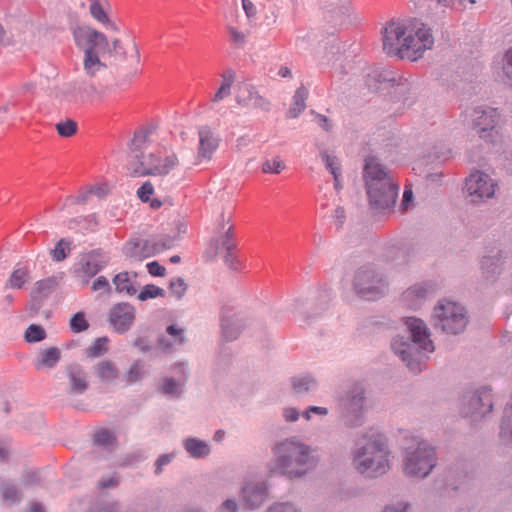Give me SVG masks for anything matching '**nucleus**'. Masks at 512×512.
Segmentation results:
<instances>
[{
  "label": "nucleus",
  "mask_w": 512,
  "mask_h": 512,
  "mask_svg": "<svg viewBox=\"0 0 512 512\" xmlns=\"http://www.w3.org/2000/svg\"><path fill=\"white\" fill-rule=\"evenodd\" d=\"M433 44L431 29L416 18L392 21L384 28L383 47L388 54L415 61Z\"/></svg>",
  "instance_id": "obj_1"
},
{
  "label": "nucleus",
  "mask_w": 512,
  "mask_h": 512,
  "mask_svg": "<svg viewBox=\"0 0 512 512\" xmlns=\"http://www.w3.org/2000/svg\"><path fill=\"white\" fill-rule=\"evenodd\" d=\"M270 473L289 478L301 477L315 464L310 446L296 437L276 443L272 448Z\"/></svg>",
  "instance_id": "obj_2"
},
{
  "label": "nucleus",
  "mask_w": 512,
  "mask_h": 512,
  "mask_svg": "<svg viewBox=\"0 0 512 512\" xmlns=\"http://www.w3.org/2000/svg\"><path fill=\"white\" fill-rule=\"evenodd\" d=\"M364 180L370 205L375 211L380 212L393 207L398 195V186L374 157L365 160Z\"/></svg>",
  "instance_id": "obj_3"
},
{
  "label": "nucleus",
  "mask_w": 512,
  "mask_h": 512,
  "mask_svg": "<svg viewBox=\"0 0 512 512\" xmlns=\"http://www.w3.org/2000/svg\"><path fill=\"white\" fill-rule=\"evenodd\" d=\"M73 37L76 45L85 49L83 68L87 76L95 77L106 69V64L101 61L100 55L107 49L106 36L89 26H78L73 29Z\"/></svg>",
  "instance_id": "obj_4"
},
{
  "label": "nucleus",
  "mask_w": 512,
  "mask_h": 512,
  "mask_svg": "<svg viewBox=\"0 0 512 512\" xmlns=\"http://www.w3.org/2000/svg\"><path fill=\"white\" fill-rule=\"evenodd\" d=\"M389 451L384 439L377 435L373 440L367 441L354 455V467L368 477H377L389 469Z\"/></svg>",
  "instance_id": "obj_5"
},
{
  "label": "nucleus",
  "mask_w": 512,
  "mask_h": 512,
  "mask_svg": "<svg viewBox=\"0 0 512 512\" xmlns=\"http://www.w3.org/2000/svg\"><path fill=\"white\" fill-rule=\"evenodd\" d=\"M433 320L436 326L449 334L462 332L467 325V316L464 307L460 304L443 300L434 308Z\"/></svg>",
  "instance_id": "obj_6"
},
{
  "label": "nucleus",
  "mask_w": 512,
  "mask_h": 512,
  "mask_svg": "<svg viewBox=\"0 0 512 512\" xmlns=\"http://www.w3.org/2000/svg\"><path fill=\"white\" fill-rule=\"evenodd\" d=\"M353 287L360 298L376 300L385 294L387 283L373 267L364 266L355 273Z\"/></svg>",
  "instance_id": "obj_7"
},
{
  "label": "nucleus",
  "mask_w": 512,
  "mask_h": 512,
  "mask_svg": "<svg viewBox=\"0 0 512 512\" xmlns=\"http://www.w3.org/2000/svg\"><path fill=\"white\" fill-rule=\"evenodd\" d=\"M435 465V452L424 442H419L416 448L408 447L403 462V470L407 475L425 477Z\"/></svg>",
  "instance_id": "obj_8"
},
{
  "label": "nucleus",
  "mask_w": 512,
  "mask_h": 512,
  "mask_svg": "<svg viewBox=\"0 0 512 512\" xmlns=\"http://www.w3.org/2000/svg\"><path fill=\"white\" fill-rule=\"evenodd\" d=\"M498 121L497 110L490 107H476L464 114L465 124L483 139H489L497 134Z\"/></svg>",
  "instance_id": "obj_9"
},
{
  "label": "nucleus",
  "mask_w": 512,
  "mask_h": 512,
  "mask_svg": "<svg viewBox=\"0 0 512 512\" xmlns=\"http://www.w3.org/2000/svg\"><path fill=\"white\" fill-rule=\"evenodd\" d=\"M180 161L176 154L160 155L150 153L143 157L141 161V170H135L136 175H153V176H164L174 170Z\"/></svg>",
  "instance_id": "obj_10"
},
{
  "label": "nucleus",
  "mask_w": 512,
  "mask_h": 512,
  "mask_svg": "<svg viewBox=\"0 0 512 512\" xmlns=\"http://www.w3.org/2000/svg\"><path fill=\"white\" fill-rule=\"evenodd\" d=\"M198 137L199 145L197 149V154L193 155L192 159L190 160H183L184 164L188 168L196 166L202 163L203 161L211 160L214 152L219 147V137L211 130V128L207 126L199 128Z\"/></svg>",
  "instance_id": "obj_11"
},
{
  "label": "nucleus",
  "mask_w": 512,
  "mask_h": 512,
  "mask_svg": "<svg viewBox=\"0 0 512 512\" xmlns=\"http://www.w3.org/2000/svg\"><path fill=\"white\" fill-rule=\"evenodd\" d=\"M496 183L486 173L474 172L466 180V191L471 202H478L494 195Z\"/></svg>",
  "instance_id": "obj_12"
},
{
  "label": "nucleus",
  "mask_w": 512,
  "mask_h": 512,
  "mask_svg": "<svg viewBox=\"0 0 512 512\" xmlns=\"http://www.w3.org/2000/svg\"><path fill=\"white\" fill-rule=\"evenodd\" d=\"M171 247V240L168 244H159L155 240H135L129 241L125 245L124 252L128 258L134 261H142Z\"/></svg>",
  "instance_id": "obj_13"
},
{
  "label": "nucleus",
  "mask_w": 512,
  "mask_h": 512,
  "mask_svg": "<svg viewBox=\"0 0 512 512\" xmlns=\"http://www.w3.org/2000/svg\"><path fill=\"white\" fill-rule=\"evenodd\" d=\"M135 314V308L131 304L118 303L110 309L108 320L115 331L123 333L132 326Z\"/></svg>",
  "instance_id": "obj_14"
},
{
  "label": "nucleus",
  "mask_w": 512,
  "mask_h": 512,
  "mask_svg": "<svg viewBox=\"0 0 512 512\" xmlns=\"http://www.w3.org/2000/svg\"><path fill=\"white\" fill-rule=\"evenodd\" d=\"M106 265L107 260L99 252L93 251L80 259L75 273L83 284H88L90 278L95 276Z\"/></svg>",
  "instance_id": "obj_15"
},
{
  "label": "nucleus",
  "mask_w": 512,
  "mask_h": 512,
  "mask_svg": "<svg viewBox=\"0 0 512 512\" xmlns=\"http://www.w3.org/2000/svg\"><path fill=\"white\" fill-rule=\"evenodd\" d=\"M236 101L239 105L248 108H259L262 110H269L270 108V102L248 83L239 85Z\"/></svg>",
  "instance_id": "obj_16"
},
{
  "label": "nucleus",
  "mask_w": 512,
  "mask_h": 512,
  "mask_svg": "<svg viewBox=\"0 0 512 512\" xmlns=\"http://www.w3.org/2000/svg\"><path fill=\"white\" fill-rule=\"evenodd\" d=\"M406 324L411 332L413 342L424 352H433L434 346L432 341L429 339L425 323L417 318H408Z\"/></svg>",
  "instance_id": "obj_17"
},
{
  "label": "nucleus",
  "mask_w": 512,
  "mask_h": 512,
  "mask_svg": "<svg viewBox=\"0 0 512 512\" xmlns=\"http://www.w3.org/2000/svg\"><path fill=\"white\" fill-rule=\"evenodd\" d=\"M469 411L466 415L484 416L493 408L492 396L489 390L482 389L468 399Z\"/></svg>",
  "instance_id": "obj_18"
},
{
  "label": "nucleus",
  "mask_w": 512,
  "mask_h": 512,
  "mask_svg": "<svg viewBox=\"0 0 512 512\" xmlns=\"http://www.w3.org/2000/svg\"><path fill=\"white\" fill-rule=\"evenodd\" d=\"M67 378L69 381V393L79 395L88 388L86 373L78 364H71L66 367Z\"/></svg>",
  "instance_id": "obj_19"
},
{
  "label": "nucleus",
  "mask_w": 512,
  "mask_h": 512,
  "mask_svg": "<svg viewBox=\"0 0 512 512\" xmlns=\"http://www.w3.org/2000/svg\"><path fill=\"white\" fill-rule=\"evenodd\" d=\"M267 497V489L262 484H247L242 489V498L247 508L260 506Z\"/></svg>",
  "instance_id": "obj_20"
},
{
  "label": "nucleus",
  "mask_w": 512,
  "mask_h": 512,
  "mask_svg": "<svg viewBox=\"0 0 512 512\" xmlns=\"http://www.w3.org/2000/svg\"><path fill=\"white\" fill-rule=\"evenodd\" d=\"M93 375L101 383H113L119 377L117 365L110 360H101L92 368Z\"/></svg>",
  "instance_id": "obj_21"
},
{
  "label": "nucleus",
  "mask_w": 512,
  "mask_h": 512,
  "mask_svg": "<svg viewBox=\"0 0 512 512\" xmlns=\"http://www.w3.org/2000/svg\"><path fill=\"white\" fill-rule=\"evenodd\" d=\"M61 359V350L57 347H50L41 351L36 360L34 366L37 370L41 369H52Z\"/></svg>",
  "instance_id": "obj_22"
},
{
  "label": "nucleus",
  "mask_w": 512,
  "mask_h": 512,
  "mask_svg": "<svg viewBox=\"0 0 512 512\" xmlns=\"http://www.w3.org/2000/svg\"><path fill=\"white\" fill-rule=\"evenodd\" d=\"M110 8V4L109 2L106 0V1H101V2H92L90 3V7H89V11H90V14L91 16L96 20L98 21L99 23L103 24L104 26H106L107 28L113 30V31H118V27L115 23H113L112 21H110L108 15H107V10Z\"/></svg>",
  "instance_id": "obj_23"
},
{
  "label": "nucleus",
  "mask_w": 512,
  "mask_h": 512,
  "mask_svg": "<svg viewBox=\"0 0 512 512\" xmlns=\"http://www.w3.org/2000/svg\"><path fill=\"white\" fill-rule=\"evenodd\" d=\"M221 217H222V221H223V225L221 227V229L223 231V235H221V237H220V240H219V243L217 246V251L223 250V251H226L227 254H230V252L232 251V249L235 246V244L233 242V233H232L233 226L230 224L231 215L228 214L227 216H225V214L222 213Z\"/></svg>",
  "instance_id": "obj_24"
},
{
  "label": "nucleus",
  "mask_w": 512,
  "mask_h": 512,
  "mask_svg": "<svg viewBox=\"0 0 512 512\" xmlns=\"http://www.w3.org/2000/svg\"><path fill=\"white\" fill-rule=\"evenodd\" d=\"M235 81V72L231 69L224 71L221 74V85L215 92L211 101L218 103L231 94V88Z\"/></svg>",
  "instance_id": "obj_25"
},
{
  "label": "nucleus",
  "mask_w": 512,
  "mask_h": 512,
  "mask_svg": "<svg viewBox=\"0 0 512 512\" xmlns=\"http://www.w3.org/2000/svg\"><path fill=\"white\" fill-rule=\"evenodd\" d=\"M307 98L308 90L304 86L299 87L294 93L292 104L288 110V117H298L306 108Z\"/></svg>",
  "instance_id": "obj_26"
},
{
  "label": "nucleus",
  "mask_w": 512,
  "mask_h": 512,
  "mask_svg": "<svg viewBox=\"0 0 512 512\" xmlns=\"http://www.w3.org/2000/svg\"><path fill=\"white\" fill-rule=\"evenodd\" d=\"M30 280V271L26 267L13 270L5 284L6 289H21Z\"/></svg>",
  "instance_id": "obj_27"
},
{
  "label": "nucleus",
  "mask_w": 512,
  "mask_h": 512,
  "mask_svg": "<svg viewBox=\"0 0 512 512\" xmlns=\"http://www.w3.org/2000/svg\"><path fill=\"white\" fill-rule=\"evenodd\" d=\"M113 284L118 293H125L127 295H134L136 293L134 281L128 272L118 273L113 278Z\"/></svg>",
  "instance_id": "obj_28"
},
{
  "label": "nucleus",
  "mask_w": 512,
  "mask_h": 512,
  "mask_svg": "<svg viewBox=\"0 0 512 512\" xmlns=\"http://www.w3.org/2000/svg\"><path fill=\"white\" fill-rule=\"evenodd\" d=\"M428 294V289L423 285H414L403 294V300L409 307L415 308Z\"/></svg>",
  "instance_id": "obj_29"
},
{
  "label": "nucleus",
  "mask_w": 512,
  "mask_h": 512,
  "mask_svg": "<svg viewBox=\"0 0 512 512\" xmlns=\"http://www.w3.org/2000/svg\"><path fill=\"white\" fill-rule=\"evenodd\" d=\"M392 349L402 357V360L407 362V366L412 372L420 371L418 363L408 360L410 355V344L403 342L401 339H394L392 342Z\"/></svg>",
  "instance_id": "obj_30"
},
{
  "label": "nucleus",
  "mask_w": 512,
  "mask_h": 512,
  "mask_svg": "<svg viewBox=\"0 0 512 512\" xmlns=\"http://www.w3.org/2000/svg\"><path fill=\"white\" fill-rule=\"evenodd\" d=\"M146 374L145 365L142 361H135L128 371L124 374L123 380L126 385H132L139 382Z\"/></svg>",
  "instance_id": "obj_31"
},
{
  "label": "nucleus",
  "mask_w": 512,
  "mask_h": 512,
  "mask_svg": "<svg viewBox=\"0 0 512 512\" xmlns=\"http://www.w3.org/2000/svg\"><path fill=\"white\" fill-rule=\"evenodd\" d=\"M322 161L325 163L326 168L330 171L334 178V186L338 190L340 189L339 178L341 176V167L336 157L330 156L327 152L321 153Z\"/></svg>",
  "instance_id": "obj_32"
},
{
  "label": "nucleus",
  "mask_w": 512,
  "mask_h": 512,
  "mask_svg": "<svg viewBox=\"0 0 512 512\" xmlns=\"http://www.w3.org/2000/svg\"><path fill=\"white\" fill-rule=\"evenodd\" d=\"M186 450L196 458L207 456L210 452L209 446L196 438L187 439L185 442Z\"/></svg>",
  "instance_id": "obj_33"
},
{
  "label": "nucleus",
  "mask_w": 512,
  "mask_h": 512,
  "mask_svg": "<svg viewBox=\"0 0 512 512\" xmlns=\"http://www.w3.org/2000/svg\"><path fill=\"white\" fill-rule=\"evenodd\" d=\"M292 387L296 394H303L312 391L316 387V382L310 377H296L292 381Z\"/></svg>",
  "instance_id": "obj_34"
},
{
  "label": "nucleus",
  "mask_w": 512,
  "mask_h": 512,
  "mask_svg": "<svg viewBox=\"0 0 512 512\" xmlns=\"http://www.w3.org/2000/svg\"><path fill=\"white\" fill-rule=\"evenodd\" d=\"M165 295L166 293L163 288H160L154 284H147L142 288L137 298L140 301H146L157 297H165Z\"/></svg>",
  "instance_id": "obj_35"
},
{
  "label": "nucleus",
  "mask_w": 512,
  "mask_h": 512,
  "mask_svg": "<svg viewBox=\"0 0 512 512\" xmlns=\"http://www.w3.org/2000/svg\"><path fill=\"white\" fill-rule=\"evenodd\" d=\"M108 339L98 338L94 343L86 350V355L89 358H97L104 355L108 351Z\"/></svg>",
  "instance_id": "obj_36"
},
{
  "label": "nucleus",
  "mask_w": 512,
  "mask_h": 512,
  "mask_svg": "<svg viewBox=\"0 0 512 512\" xmlns=\"http://www.w3.org/2000/svg\"><path fill=\"white\" fill-rule=\"evenodd\" d=\"M71 243L66 239H60L55 245L54 249L51 250V257L54 261H63L68 253L70 252Z\"/></svg>",
  "instance_id": "obj_37"
},
{
  "label": "nucleus",
  "mask_w": 512,
  "mask_h": 512,
  "mask_svg": "<svg viewBox=\"0 0 512 512\" xmlns=\"http://www.w3.org/2000/svg\"><path fill=\"white\" fill-rule=\"evenodd\" d=\"M284 168L285 164L279 156L265 160L261 166L262 172L266 174H279Z\"/></svg>",
  "instance_id": "obj_38"
},
{
  "label": "nucleus",
  "mask_w": 512,
  "mask_h": 512,
  "mask_svg": "<svg viewBox=\"0 0 512 512\" xmlns=\"http://www.w3.org/2000/svg\"><path fill=\"white\" fill-rule=\"evenodd\" d=\"M167 334L172 338V342L165 343L164 339L160 340L161 346L169 348L173 345H180L184 342L183 330L177 328L175 325H170L166 329Z\"/></svg>",
  "instance_id": "obj_39"
},
{
  "label": "nucleus",
  "mask_w": 512,
  "mask_h": 512,
  "mask_svg": "<svg viewBox=\"0 0 512 512\" xmlns=\"http://www.w3.org/2000/svg\"><path fill=\"white\" fill-rule=\"evenodd\" d=\"M24 337L29 343L40 342L46 338V332L40 325L32 324L26 329Z\"/></svg>",
  "instance_id": "obj_40"
},
{
  "label": "nucleus",
  "mask_w": 512,
  "mask_h": 512,
  "mask_svg": "<svg viewBox=\"0 0 512 512\" xmlns=\"http://www.w3.org/2000/svg\"><path fill=\"white\" fill-rule=\"evenodd\" d=\"M183 383L176 382L172 378H165L160 384V391L169 396H177L181 393Z\"/></svg>",
  "instance_id": "obj_41"
},
{
  "label": "nucleus",
  "mask_w": 512,
  "mask_h": 512,
  "mask_svg": "<svg viewBox=\"0 0 512 512\" xmlns=\"http://www.w3.org/2000/svg\"><path fill=\"white\" fill-rule=\"evenodd\" d=\"M90 194H96L98 196H102L104 194V192L102 191L101 187L93 186L89 190L80 192L75 197H68L65 200L64 206L65 205L74 204V203H84L87 200V198L89 197Z\"/></svg>",
  "instance_id": "obj_42"
},
{
  "label": "nucleus",
  "mask_w": 512,
  "mask_h": 512,
  "mask_svg": "<svg viewBox=\"0 0 512 512\" xmlns=\"http://www.w3.org/2000/svg\"><path fill=\"white\" fill-rule=\"evenodd\" d=\"M502 70V81L512 86V48L508 49L503 56Z\"/></svg>",
  "instance_id": "obj_43"
},
{
  "label": "nucleus",
  "mask_w": 512,
  "mask_h": 512,
  "mask_svg": "<svg viewBox=\"0 0 512 512\" xmlns=\"http://www.w3.org/2000/svg\"><path fill=\"white\" fill-rule=\"evenodd\" d=\"M58 134L62 137H71L77 131V123L72 119H66L55 125Z\"/></svg>",
  "instance_id": "obj_44"
},
{
  "label": "nucleus",
  "mask_w": 512,
  "mask_h": 512,
  "mask_svg": "<svg viewBox=\"0 0 512 512\" xmlns=\"http://www.w3.org/2000/svg\"><path fill=\"white\" fill-rule=\"evenodd\" d=\"M89 327L88 321L83 312H78L70 319V328L75 333H80L87 330Z\"/></svg>",
  "instance_id": "obj_45"
},
{
  "label": "nucleus",
  "mask_w": 512,
  "mask_h": 512,
  "mask_svg": "<svg viewBox=\"0 0 512 512\" xmlns=\"http://www.w3.org/2000/svg\"><path fill=\"white\" fill-rule=\"evenodd\" d=\"M169 290L172 295L180 299L187 290V285L182 278H172L169 282Z\"/></svg>",
  "instance_id": "obj_46"
},
{
  "label": "nucleus",
  "mask_w": 512,
  "mask_h": 512,
  "mask_svg": "<svg viewBox=\"0 0 512 512\" xmlns=\"http://www.w3.org/2000/svg\"><path fill=\"white\" fill-rule=\"evenodd\" d=\"M148 135L146 133H138L134 135L131 143V149L135 152V157H138L137 151L147 148L146 143Z\"/></svg>",
  "instance_id": "obj_47"
},
{
  "label": "nucleus",
  "mask_w": 512,
  "mask_h": 512,
  "mask_svg": "<svg viewBox=\"0 0 512 512\" xmlns=\"http://www.w3.org/2000/svg\"><path fill=\"white\" fill-rule=\"evenodd\" d=\"M4 500L15 503L20 500L19 491L12 485H4L1 491Z\"/></svg>",
  "instance_id": "obj_48"
},
{
  "label": "nucleus",
  "mask_w": 512,
  "mask_h": 512,
  "mask_svg": "<svg viewBox=\"0 0 512 512\" xmlns=\"http://www.w3.org/2000/svg\"><path fill=\"white\" fill-rule=\"evenodd\" d=\"M154 193V187L150 181H146L137 190V196L142 202H148Z\"/></svg>",
  "instance_id": "obj_49"
},
{
  "label": "nucleus",
  "mask_w": 512,
  "mask_h": 512,
  "mask_svg": "<svg viewBox=\"0 0 512 512\" xmlns=\"http://www.w3.org/2000/svg\"><path fill=\"white\" fill-rule=\"evenodd\" d=\"M114 441V435L107 430H101L95 434V442L99 445L109 446L112 445Z\"/></svg>",
  "instance_id": "obj_50"
},
{
  "label": "nucleus",
  "mask_w": 512,
  "mask_h": 512,
  "mask_svg": "<svg viewBox=\"0 0 512 512\" xmlns=\"http://www.w3.org/2000/svg\"><path fill=\"white\" fill-rule=\"evenodd\" d=\"M58 284V280L56 277H49L43 280H40L36 283V289L39 293L44 291H49L54 289Z\"/></svg>",
  "instance_id": "obj_51"
},
{
  "label": "nucleus",
  "mask_w": 512,
  "mask_h": 512,
  "mask_svg": "<svg viewBox=\"0 0 512 512\" xmlns=\"http://www.w3.org/2000/svg\"><path fill=\"white\" fill-rule=\"evenodd\" d=\"M148 272L152 276H159L163 277L166 274V268L162 265H160L157 261L149 262L146 265Z\"/></svg>",
  "instance_id": "obj_52"
},
{
  "label": "nucleus",
  "mask_w": 512,
  "mask_h": 512,
  "mask_svg": "<svg viewBox=\"0 0 512 512\" xmlns=\"http://www.w3.org/2000/svg\"><path fill=\"white\" fill-rule=\"evenodd\" d=\"M228 32L233 43L237 45H242L245 43L246 35L243 32L239 31L238 29L232 26L228 27Z\"/></svg>",
  "instance_id": "obj_53"
},
{
  "label": "nucleus",
  "mask_w": 512,
  "mask_h": 512,
  "mask_svg": "<svg viewBox=\"0 0 512 512\" xmlns=\"http://www.w3.org/2000/svg\"><path fill=\"white\" fill-rule=\"evenodd\" d=\"M93 291L104 290L106 292H110V284L106 277L99 276L92 284Z\"/></svg>",
  "instance_id": "obj_54"
},
{
  "label": "nucleus",
  "mask_w": 512,
  "mask_h": 512,
  "mask_svg": "<svg viewBox=\"0 0 512 512\" xmlns=\"http://www.w3.org/2000/svg\"><path fill=\"white\" fill-rule=\"evenodd\" d=\"M413 199V191L411 188L406 187L403 193V199L401 203L402 210L406 211L411 207V202Z\"/></svg>",
  "instance_id": "obj_55"
},
{
  "label": "nucleus",
  "mask_w": 512,
  "mask_h": 512,
  "mask_svg": "<svg viewBox=\"0 0 512 512\" xmlns=\"http://www.w3.org/2000/svg\"><path fill=\"white\" fill-rule=\"evenodd\" d=\"M268 512H299L293 505L291 504H276L273 505Z\"/></svg>",
  "instance_id": "obj_56"
},
{
  "label": "nucleus",
  "mask_w": 512,
  "mask_h": 512,
  "mask_svg": "<svg viewBox=\"0 0 512 512\" xmlns=\"http://www.w3.org/2000/svg\"><path fill=\"white\" fill-rule=\"evenodd\" d=\"M311 413L318 414V415H327L328 410L325 407H319V406H311L308 408L304 414L305 418L309 420L311 418Z\"/></svg>",
  "instance_id": "obj_57"
},
{
  "label": "nucleus",
  "mask_w": 512,
  "mask_h": 512,
  "mask_svg": "<svg viewBox=\"0 0 512 512\" xmlns=\"http://www.w3.org/2000/svg\"><path fill=\"white\" fill-rule=\"evenodd\" d=\"M317 123L318 125L325 131H329L331 129V124L329 122V119L322 114L316 115Z\"/></svg>",
  "instance_id": "obj_58"
},
{
  "label": "nucleus",
  "mask_w": 512,
  "mask_h": 512,
  "mask_svg": "<svg viewBox=\"0 0 512 512\" xmlns=\"http://www.w3.org/2000/svg\"><path fill=\"white\" fill-rule=\"evenodd\" d=\"M497 262H498V259L495 260L492 257H484L482 260V269H489V268L493 267L492 272H495V269L497 268Z\"/></svg>",
  "instance_id": "obj_59"
},
{
  "label": "nucleus",
  "mask_w": 512,
  "mask_h": 512,
  "mask_svg": "<svg viewBox=\"0 0 512 512\" xmlns=\"http://www.w3.org/2000/svg\"><path fill=\"white\" fill-rule=\"evenodd\" d=\"M334 217L338 227H341L344 223V219L346 218L345 210L342 207H337L334 212Z\"/></svg>",
  "instance_id": "obj_60"
},
{
  "label": "nucleus",
  "mask_w": 512,
  "mask_h": 512,
  "mask_svg": "<svg viewBox=\"0 0 512 512\" xmlns=\"http://www.w3.org/2000/svg\"><path fill=\"white\" fill-rule=\"evenodd\" d=\"M83 94L89 99H95L100 97V93L93 85L83 88Z\"/></svg>",
  "instance_id": "obj_61"
},
{
  "label": "nucleus",
  "mask_w": 512,
  "mask_h": 512,
  "mask_svg": "<svg viewBox=\"0 0 512 512\" xmlns=\"http://www.w3.org/2000/svg\"><path fill=\"white\" fill-rule=\"evenodd\" d=\"M171 455H163L156 462V473L159 474L162 471V467L171 461Z\"/></svg>",
  "instance_id": "obj_62"
},
{
  "label": "nucleus",
  "mask_w": 512,
  "mask_h": 512,
  "mask_svg": "<svg viewBox=\"0 0 512 512\" xmlns=\"http://www.w3.org/2000/svg\"><path fill=\"white\" fill-rule=\"evenodd\" d=\"M243 9L246 12V15L250 18L256 14V8L252 2L249 0H243Z\"/></svg>",
  "instance_id": "obj_63"
},
{
  "label": "nucleus",
  "mask_w": 512,
  "mask_h": 512,
  "mask_svg": "<svg viewBox=\"0 0 512 512\" xmlns=\"http://www.w3.org/2000/svg\"><path fill=\"white\" fill-rule=\"evenodd\" d=\"M236 503L232 500H227L223 503L220 508V512H235L236 511Z\"/></svg>",
  "instance_id": "obj_64"
}]
</instances>
